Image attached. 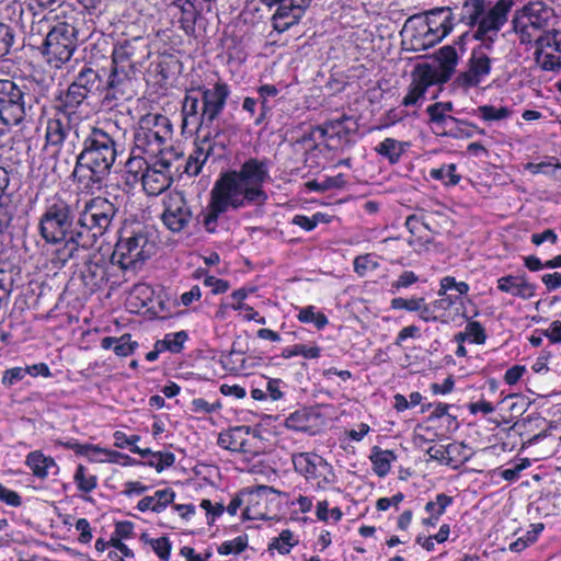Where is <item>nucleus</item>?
<instances>
[{
	"instance_id": "1",
	"label": "nucleus",
	"mask_w": 561,
	"mask_h": 561,
	"mask_svg": "<svg viewBox=\"0 0 561 561\" xmlns=\"http://www.w3.org/2000/svg\"><path fill=\"white\" fill-rule=\"evenodd\" d=\"M270 180L267 160L250 158L239 170L221 172L215 181L207 206L198 215V221L209 232H216L221 215L267 201L264 184Z\"/></svg>"
},
{
	"instance_id": "2",
	"label": "nucleus",
	"mask_w": 561,
	"mask_h": 561,
	"mask_svg": "<svg viewBox=\"0 0 561 561\" xmlns=\"http://www.w3.org/2000/svg\"><path fill=\"white\" fill-rule=\"evenodd\" d=\"M172 134V125L167 116L154 113L144 115L138 122L134 147L126 162L128 172L138 175L148 160H157L165 152H175L170 146Z\"/></svg>"
},
{
	"instance_id": "3",
	"label": "nucleus",
	"mask_w": 561,
	"mask_h": 561,
	"mask_svg": "<svg viewBox=\"0 0 561 561\" xmlns=\"http://www.w3.org/2000/svg\"><path fill=\"white\" fill-rule=\"evenodd\" d=\"M75 18L48 14L32 23L33 34H45L43 54L54 68L69 61L78 46Z\"/></svg>"
},
{
	"instance_id": "4",
	"label": "nucleus",
	"mask_w": 561,
	"mask_h": 561,
	"mask_svg": "<svg viewBox=\"0 0 561 561\" xmlns=\"http://www.w3.org/2000/svg\"><path fill=\"white\" fill-rule=\"evenodd\" d=\"M513 5V0H497L493 7L486 9L483 0H467L462 7L461 20L470 26L473 39L486 48H492Z\"/></svg>"
},
{
	"instance_id": "5",
	"label": "nucleus",
	"mask_w": 561,
	"mask_h": 561,
	"mask_svg": "<svg viewBox=\"0 0 561 561\" xmlns=\"http://www.w3.org/2000/svg\"><path fill=\"white\" fill-rule=\"evenodd\" d=\"M117 149L113 137L101 128H92L83 141L78 164L91 174L92 188H100L111 173Z\"/></svg>"
},
{
	"instance_id": "6",
	"label": "nucleus",
	"mask_w": 561,
	"mask_h": 561,
	"mask_svg": "<svg viewBox=\"0 0 561 561\" xmlns=\"http://www.w3.org/2000/svg\"><path fill=\"white\" fill-rule=\"evenodd\" d=\"M73 217L69 204L59 196L46 201L45 208L38 220V232L47 242L57 244L67 236L77 231L72 229Z\"/></svg>"
},
{
	"instance_id": "7",
	"label": "nucleus",
	"mask_w": 561,
	"mask_h": 561,
	"mask_svg": "<svg viewBox=\"0 0 561 561\" xmlns=\"http://www.w3.org/2000/svg\"><path fill=\"white\" fill-rule=\"evenodd\" d=\"M116 206L105 197H93L84 203L78 219L79 232L89 237L94 244L111 227L116 215Z\"/></svg>"
},
{
	"instance_id": "8",
	"label": "nucleus",
	"mask_w": 561,
	"mask_h": 561,
	"mask_svg": "<svg viewBox=\"0 0 561 561\" xmlns=\"http://www.w3.org/2000/svg\"><path fill=\"white\" fill-rule=\"evenodd\" d=\"M156 248L154 239L150 238L144 229H139L130 236L119 238L112 254V261L123 270L135 268L138 263L153 255Z\"/></svg>"
},
{
	"instance_id": "9",
	"label": "nucleus",
	"mask_w": 561,
	"mask_h": 561,
	"mask_svg": "<svg viewBox=\"0 0 561 561\" xmlns=\"http://www.w3.org/2000/svg\"><path fill=\"white\" fill-rule=\"evenodd\" d=\"M291 462L295 471L317 489L327 490L336 482L332 466L316 453L293 454Z\"/></svg>"
},
{
	"instance_id": "10",
	"label": "nucleus",
	"mask_w": 561,
	"mask_h": 561,
	"mask_svg": "<svg viewBox=\"0 0 561 561\" xmlns=\"http://www.w3.org/2000/svg\"><path fill=\"white\" fill-rule=\"evenodd\" d=\"M179 159L178 152H165V156L146 162L138 174H141L142 187L148 195H159L169 188Z\"/></svg>"
},
{
	"instance_id": "11",
	"label": "nucleus",
	"mask_w": 561,
	"mask_h": 561,
	"mask_svg": "<svg viewBox=\"0 0 561 561\" xmlns=\"http://www.w3.org/2000/svg\"><path fill=\"white\" fill-rule=\"evenodd\" d=\"M551 9L542 1H533L515 12L513 27L523 43L531 42L535 34L548 25Z\"/></svg>"
},
{
	"instance_id": "12",
	"label": "nucleus",
	"mask_w": 561,
	"mask_h": 561,
	"mask_svg": "<svg viewBox=\"0 0 561 561\" xmlns=\"http://www.w3.org/2000/svg\"><path fill=\"white\" fill-rule=\"evenodd\" d=\"M245 507L243 518L251 520L272 519L276 515L278 493L271 486L259 485L243 489Z\"/></svg>"
},
{
	"instance_id": "13",
	"label": "nucleus",
	"mask_w": 561,
	"mask_h": 561,
	"mask_svg": "<svg viewBox=\"0 0 561 561\" xmlns=\"http://www.w3.org/2000/svg\"><path fill=\"white\" fill-rule=\"evenodd\" d=\"M102 88L100 73L91 67H83L75 77L67 91L60 95V104L68 110H75L90 95Z\"/></svg>"
},
{
	"instance_id": "14",
	"label": "nucleus",
	"mask_w": 561,
	"mask_h": 561,
	"mask_svg": "<svg viewBox=\"0 0 561 561\" xmlns=\"http://www.w3.org/2000/svg\"><path fill=\"white\" fill-rule=\"evenodd\" d=\"M24 91L14 81L0 80V119L5 125H19L25 117Z\"/></svg>"
},
{
	"instance_id": "15",
	"label": "nucleus",
	"mask_w": 561,
	"mask_h": 561,
	"mask_svg": "<svg viewBox=\"0 0 561 561\" xmlns=\"http://www.w3.org/2000/svg\"><path fill=\"white\" fill-rule=\"evenodd\" d=\"M218 445L232 453H238L245 460L261 453L260 437L249 426H236L221 432L217 440Z\"/></svg>"
},
{
	"instance_id": "16",
	"label": "nucleus",
	"mask_w": 561,
	"mask_h": 561,
	"mask_svg": "<svg viewBox=\"0 0 561 561\" xmlns=\"http://www.w3.org/2000/svg\"><path fill=\"white\" fill-rule=\"evenodd\" d=\"M161 221L172 232H181L191 222L193 214L181 192H169L162 199Z\"/></svg>"
},
{
	"instance_id": "17",
	"label": "nucleus",
	"mask_w": 561,
	"mask_h": 561,
	"mask_svg": "<svg viewBox=\"0 0 561 561\" xmlns=\"http://www.w3.org/2000/svg\"><path fill=\"white\" fill-rule=\"evenodd\" d=\"M490 50L491 48H486L484 45H479L472 50L467 71L458 77V83L461 87H477L486 80L492 68Z\"/></svg>"
},
{
	"instance_id": "18",
	"label": "nucleus",
	"mask_w": 561,
	"mask_h": 561,
	"mask_svg": "<svg viewBox=\"0 0 561 561\" xmlns=\"http://www.w3.org/2000/svg\"><path fill=\"white\" fill-rule=\"evenodd\" d=\"M535 60L546 71L561 68V31L547 32L537 39Z\"/></svg>"
},
{
	"instance_id": "19",
	"label": "nucleus",
	"mask_w": 561,
	"mask_h": 561,
	"mask_svg": "<svg viewBox=\"0 0 561 561\" xmlns=\"http://www.w3.org/2000/svg\"><path fill=\"white\" fill-rule=\"evenodd\" d=\"M202 95V117L206 125L214 123L222 113L227 99L230 95L229 85L222 81H217L210 88H198Z\"/></svg>"
},
{
	"instance_id": "20",
	"label": "nucleus",
	"mask_w": 561,
	"mask_h": 561,
	"mask_svg": "<svg viewBox=\"0 0 561 561\" xmlns=\"http://www.w3.org/2000/svg\"><path fill=\"white\" fill-rule=\"evenodd\" d=\"M266 5L278 3V8L273 15L274 28L282 33L290 26L297 24L309 7L311 0H261Z\"/></svg>"
},
{
	"instance_id": "21",
	"label": "nucleus",
	"mask_w": 561,
	"mask_h": 561,
	"mask_svg": "<svg viewBox=\"0 0 561 561\" xmlns=\"http://www.w3.org/2000/svg\"><path fill=\"white\" fill-rule=\"evenodd\" d=\"M76 113L67 107L58 106L55 114L46 122L45 139L46 145L59 147L72 129L73 116Z\"/></svg>"
},
{
	"instance_id": "22",
	"label": "nucleus",
	"mask_w": 561,
	"mask_h": 561,
	"mask_svg": "<svg viewBox=\"0 0 561 561\" xmlns=\"http://www.w3.org/2000/svg\"><path fill=\"white\" fill-rule=\"evenodd\" d=\"M453 28L450 11L440 9L431 12L422 26L423 46H433L446 37Z\"/></svg>"
},
{
	"instance_id": "23",
	"label": "nucleus",
	"mask_w": 561,
	"mask_h": 561,
	"mask_svg": "<svg viewBox=\"0 0 561 561\" xmlns=\"http://www.w3.org/2000/svg\"><path fill=\"white\" fill-rule=\"evenodd\" d=\"M496 286L501 293L508 294L523 300L534 298L537 289V286L529 282L525 273L504 275L497 278Z\"/></svg>"
},
{
	"instance_id": "24",
	"label": "nucleus",
	"mask_w": 561,
	"mask_h": 561,
	"mask_svg": "<svg viewBox=\"0 0 561 561\" xmlns=\"http://www.w3.org/2000/svg\"><path fill=\"white\" fill-rule=\"evenodd\" d=\"M437 81V72L430 66H419L412 83L402 100L404 106L415 105L425 94L427 88Z\"/></svg>"
},
{
	"instance_id": "25",
	"label": "nucleus",
	"mask_w": 561,
	"mask_h": 561,
	"mask_svg": "<svg viewBox=\"0 0 561 561\" xmlns=\"http://www.w3.org/2000/svg\"><path fill=\"white\" fill-rule=\"evenodd\" d=\"M60 243V247L54 252L51 262L56 267L65 266L79 251V249H89L94 244L83 232L72 231Z\"/></svg>"
},
{
	"instance_id": "26",
	"label": "nucleus",
	"mask_w": 561,
	"mask_h": 561,
	"mask_svg": "<svg viewBox=\"0 0 561 561\" xmlns=\"http://www.w3.org/2000/svg\"><path fill=\"white\" fill-rule=\"evenodd\" d=\"M58 446L75 451L76 455L85 457L90 463H108L111 449L94 444H81L76 438L56 440Z\"/></svg>"
},
{
	"instance_id": "27",
	"label": "nucleus",
	"mask_w": 561,
	"mask_h": 561,
	"mask_svg": "<svg viewBox=\"0 0 561 561\" xmlns=\"http://www.w3.org/2000/svg\"><path fill=\"white\" fill-rule=\"evenodd\" d=\"M25 465L32 473L41 480L59 473V466L55 459L44 455L41 450H34L27 454Z\"/></svg>"
},
{
	"instance_id": "28",
	"label": "nucleus",
	"mask_w": 561,
	"mask_h": 561,
	"mask_svg": "<svg viewBox=\"0 0 561 561\" xmlns=\"http://www.w3.org/2000/svg\"><path fill=\"white\" fill-rule=\"evenodd\" d=\"M432 302L436 319L440 323H450L461 313L459 306L462 305V301L459 296H443L437 294V298L432 300Z\"/></svg>"
},
{
	"instance_id": "29",
	"label": "nucleus",
	"mask_w": 561,
	"mask_h": 561,
	"mask_svg": "<svg viewBox=\"0 0 561 561\" xmlns=\"http://www.w3.org/2000/svg\"><path fill=\"white\" fill-rule=\"evenodd\" d=\"M454 502V499L445 493L436 494L435 499L425 504L424 511L427 516L421 519V524L428 530L435 528L439 518L445 514L448 506Z\"/></svg>"
},
{
	"instance_id": "30",
	"label": "nucleus",
	"mask_w": 561,
	"mask_h": 561,
	"mask_svg": "<svg viewBox=\"0 0 561 561\" xmlns=\"http://www.w3.org/2000/svg\"><path fill=\"white\" fill-rule=\"evenodd\" d=\"M175 500V492L171 488L157 490L152 495L142 497L137 503V510L140 512L161 513L173 503Z\"/></svg>"
},
{
	"instance_id": "31",
	"label": "nucleus",
	"mask_w": 561,
	"mask_h": 561,
	"mask_svg": "<svg viewBox=\"0 0 561 561\" xmlns=\"http://www.w3.org/2000/svg\"><path fill=\"white\" fill-rule=\"evenodd\" d=\"M133 453L146 459L140 465L149 466L156 469L157 472H162L163 470L172 467L175 462V455L171 451H152L149 448L134 447Z\"/></svg>"
},
{
	"instance_id": "32",
	"label": "nucleus",
	"mask_w": 561,
	"mask_h": 561,
	"mask_svg": "<svg viewBox=\"0 0 561 561\" xmlns=\"http://www.w3.org/2000/svg\"><path fill=\"white\" fill-rule=\"evenodd\" d=\"M409 148V141H402L388 137L376 145L375 151L379 157L388 161V163L397 164Z\"/></svg>"
},
{
	"instance_id": "33",
	"label": "nucleus",
	"mask_w": 561,
	"mask_h": 561,
	"mask_svg": "<svg viewBox=\"0 0 561 561\" xmlns=\"http://www.w3.org/2000/svg\"><path fill=\"white\" fill-rule=\"evenodd\" d=\"M265 389L253 388L251 390V397L256 401L273 402L284 399L287 385L279 378H265Z\"/></svg>"
},
{
	"instance_id": "34",
	"label": "nucleus",
	"mask_w": 561,
	"mask_h": 561,
	"mask_svg": "<svg viewBox=\"0 0 561 561\" xmlns=\"http://www.w3.org/2000/svg\"><path fill=\"white\" fill-rule=\"evenodd\" d=\"M183 127L193 126L195 128L205 124L199 112V99L191 93H187L182 104Z\"/></svg>"
},
{
	"instance_id": "35",
	"label": "nucleus",
	"mask_w": 561,
	"mask_h": 561,
	"mask_svg": "<svg viewBox=\"0 0 561 561\" xmlns=\"http://www.w3.org/2000/svg\"><path fill=\"white\" fill-rule=\"evenodd\" d=\"M137 346V342L131 341V336L129 334H123L119 337L106 336L101 340L102 348L113 350L119 357H127L131 355Z\"/></svg>"
},
{
	"instance_id": "36",
	"label": "nucleus",
	"mask_w": 561,
	"mask_h": 561,
	"mask_svg": "<svg viewBox=\"0 0 561 561\" xmlns=\"http://www.w3.org/2000/svg\"><path fill=\"white\" fill-rule=\"evenodd\" d=\"M451 110L453 104L450 102H437L427 107V113L437 129H445L456 122V118L448 114Z\"/></svg>"
},
{
	"instance_id": "37",
	"label": "nucleus",
	"mask_w": 561,
	"mask_h": 561,
	"mask_svg": "<svg viewBox=\"0 0 561 561\" xmlns=\"http://www.w3.org/2000/svg\"><path fill=\"white\" fill-rule=\"evenodd\" d=\"M370 461L373 463L374 472L380 477H386L390 470L392 462L397 459L396 455L391 450H383L378 447H374L370 455Z\"/></svg>"
},
{
	"instance_id": "38",
	"label": "nucleus",
	"mask_w": 561,
	"mask_h": 561,
	"mask_svg": "<svg viewBox=\"0 0 561 561\" xmlns=\"http://www.w3.org/2000/svg\"><path fill=\"white\" fill-rule=\"evenodd\" d=\"M73 482L78 491L91 493L98 486V477L89 471L83 465H78L73 473Z\"/></svg>"
},
{
	"instance_id": "39",
	"label": "nucleus",
	"mask_w": 561,
	"mask_h": 561,
	"mask_svg": "<svg viewBox=\"0 0 561 561\" xmlns=\"http://www.w3.org/2000/svg\"><path fill=\"white\" fill-rule=\"evenodd\" d=\"M322 348L316 344H295L285 347L282 351V356L286 359L302 356L306 359H317L321 356Z\"/></svg>"
},
{
	"instance_id": "40",
	"label": "nucleus",
	"mask_w": 561,
	"mask_h": 561,
	"mask_svg": "<svg viewBox=\"0 0 561 561\" xmlns=\"http://www.w3.org/2000/svg\"><path fill=\"white\" fill-rule=\"evenodd\" d=\"M138 41V38H135L133 41H124L115 45L112 53L113 65L119 66L129 61L136 53V44Z\"/></svg>"
},
{
	"instance_id": "41",
	"label": "nucleus",
	"mask_w": 561,
	"mask_h": 561,
	"mask_svg": "<svg viewBox=\"0 0 561 561\" xmlns=\"http://www.w3.org/2000/svg\"><path fill=\"white\" fill-rule=\"evenodd\" d=\"M469 285L466 282H457L454 276H445L439 282L437 294L443 296H462L468 294Z\"/></svg>"
},
{
	"instance_id": "42",
	"label": "nucleus",
	"mask_w": 561,
	"mask_h": 561,
	"mask_svg": "<svg viewBox=\"0 0 561 561\" xmlns=\"http://www.w3.org/2000/svg\"><path fill=\"white\" fill-rule=\"evenodd\" d=\"M431 178L442 181L445 185H457L460 181V175L457 173L455 163L444 164L440 168L432 169L430 171Z\"/></svg>"
},
{
	"instance_id": "43",
	"label": "nucleus",
	"mask_w": 561,
	"mask_h": 561,
	"mask_svg": "<svg viewBox=\"0 0 561 561\" xmlns=\"http://www.w3.org/2000/svg\"><path fill=\"white\" fill-rule=\"evenodd\" d=\"M299 542L298 536L294 535L290 530H283L278 537L274 538L268 548L277 550L280 554H287Z\"/></svg>"
},
{
	"instance_id": "44",
	"label": "nucleus",
	"mask_w": 561,
	"mask_h": 561,
	"mask_svg": "<svg viewBox=\"0 0 561 561\" xmlns=\"http://www.w3.org/2000/svg\"><path fill=\"white\" fill-rule=\"evenodd\" d=\"M297 319L302 323H313L318 330L323 329L329 323L327 316L318 312L314 306L299 308Z\"/></svg>"
},
{
	"instance_id": "45",
	"label": "nucleus",
	"mask_w": 561,
	"mask_h": 561,
	"mask_svg": "<svg viewBox=\"0 0 561 561\" xmlns=\"http://www.w3.org/2000/svg\"><path fill=\"white\" fill-rule=\"evenodd\" d=\"M187 334L184 331L165 334L162 340L158 341V348L169 351L171 353H180L183 348Z\"/></svg>"
},
{
	"instance_id": "46",
	"label": "nucleus",
	"mask_w": 561,
	"mask_h": 561,
	"mask_svg": "<svg viewBox=\"0 0 561 561\" xmlns=\"http://www.w3.org/2000/svg\"><path fill=\"white\" fill-rule=\"evenodd\" d=\"M437 60L446 76L445 79H448L458 61L456 49L451 46L442 47L437 54Z\"/></svg>"
},
{
	"instance_id": "47",
	"label": "nucleus",
	"mask_w": 561,
	"mask_h": 561,
	"mask_svg": "<svg viewBox=\"0 0 561 561\" xmlns=\"http://www.w3.org/2000/svg\"><path fill=\"white\" fill-rule=\"evenodd\" d=\"M456 339L460 342L468 340L470 343L483 344L486 336L482 325L477 321H472L467 324L466 331L459 333Z\"/></svg>"
},
{
	"instance_id": "48",
	"label": "nucleus",
	"mask_w": 561,
	"mask_h": 561,
	"mask_svg": "<svg viewBox=\"0 0 561 561\" xmlns=\"http://www.w3.org/2000/svg\"><path fill=\"white\" fill-rule=\"evenodd\" d=\"M511 110L501 106L483 105L478 107L479 116L485 122L502 121L511 116Z\"/></svg>"
},
{
	"instance_id": "49",
	"label": "nucleus",
	"mask_w": 561,
	"mask_h": 561,
	"mask_svg": "<svg viewBox=\"0 0 561 561\" xmlns=\"http://www.w3.org/2000/svg\"><path fill=\"white\" fill-rule=\"evenodd\" d=\"M379 267L377 257L374 254L359 255L354 260V271L359 276H365L368 272Z\"/></svg>"
},
{
	"instance_id": "50",
	"label": "nucleus",
	"mask_w": 561,
	"mask_h": 561,
	"mask_svg": "<svg viewBox=\"0 0 561 561\" xmlns=\"http://www.w3.org/2000/svg\"><path fill=\"white\" fill-rule=\"evenodd\" d=\"M525 168L531 174H554L557 170L561 169V164L554 158H550L548 161L539 163H527Z\"/></svg>"
},
{
	"instance_id": "51",
	"label": "nucleus",
	"mask_w": 561,
	"mask_h": 561,
	"mask_svg": "<svg viewBox=\"0 0 561 561\" xmlns=\"http://www.w3.org/2000/svg\"><path fill=\"white\" fill-rule=\"evenodd\" d=\"M316 515L318 519L328 522L329 519H332L333 522H339L343 513L339 507L329 508L328 501H320L317 504Z\"/></svg>"
},
{
	"instance_id": "52",
	"label": "nucleus",
	"mask_w": 561,
	"mask_h": 561,
	"mask_svg": "<svg viewBox=\"0 0 561 561\" xmlns=\"http://www.w3.org/2000/svg\"><path fill=\"white\" fill-rule=\"evenodd\" d=\"M247 543H248L247 538L239 536L232 540L222 542L218 547L217 550H218V553L221 556H227V554H231V553H240L247 548Z\"/></svg>"
},
{
	"instance_id": "53",
	"label": "nucleus",
	"mask_w": 561,
	"mask_h": 561,
	"mask_svg": "<svg viewBox=\"0 0 561 561\" xmlns=\"http://www.w3.org/2000/svg\"><path fill=\"white\" fill-rule=\"evenodd\" d=\"M14 43L13 30L4 24L0 23V58L5 57Z\"/></svg>"
},
{
	"instance_id": "54",
	"label": "nucleus",
	"mask_w": 561,
	"mask_h": 561,
	"mask_svg": "<svg viewBox=\"0 0 561 561\" xmlns=\"http://www.w3.org/2000/svg\"><path fill=\"white\" fill-rule=\"evenodd\" d=\"M146 541L161 560L168 561L170 559L171 542L167 537L153 538Z\"/></svg>"
},
{
	"instance_id": "55",
	"label": "nucleus",
	"mask_w": 561,
	"mask_h": 561,
	"mask_svg": "<svg viewBox=\"0 0 561 561\" xmlns=\"http://www.w3.org/2000/svg\"><path fill=\"white\" fill-rule=\"evenodd\" d=\"M201 507L206 512L207 524L213 525L217 518L225 513L222 503L213 504L210 500L204 499L201 502Z\"/></svg>"
},
{
	"instance_id": "56",
	"label": "nucleus",
	"mask_w": 561,
	"mask_h": 561,
	"mask_svg": "<svg viewBox=\"0 0 561 561\" xmlns=\"http://www.w3.org/2000/svg\"><path fill=\"white\" fill-rule=\"evenodd\" d=\"M192 411L195 413H214L221 409L220 401L208 402L204 398H195L192 401Z\"/></svg>"
},
{
	"instance_id": "57",
	"label": "nucleus",
	"mask_w": 561,
	"mask_h": 561,
	"mask_svg": "<svg viewBox=\"0 0 561 561\" xmlns=\"http://www.w3.org/2000/svg\"><path fill=\"white\" fill-rule=\"evenodd\" d=\"M417 282L419 276L413 271H404L391 283V290L396 293L402 288H408Z\"/></svg>"
},
{
	"instance_id": "58",
	"label": "nucleus",
	"mask_w": 561,
	"mask_h": 561,
	"mask_svg": "<svg viewBox=\"0 0 561 561\" xmlns=\"http://www.w3.org/2000/svg\"><path fill=\"white\" fill-rule=\"evenodd\" d=\"M206 160L207 154L203 153L202 151L195 156H190L185 164V173L191 176L198 175Z\"/></svg>"
},
{
	"instance_id": "59",
	"label": "nucleus",
	"mask_w": 561,
	"mask_h": 561,
	"mask_svg": "<svg viewBox=\"0 0 561 561\" xmlns=\"http://www.w3.org/2000/svg\"><path fill=\"white\" fill-rule=\"evenodd\" d=\"M261 106L264 112L270 110L268 100L275 98L279 93V89L274 84H262L257 88Z\"/></svg>"
},
{
	"instance_id": "60",
	"label": "nucleus",
	"mask_w": 561,
	"mask_h": 561,
	"mask_svg": "<svg viewBox=\"0 0 561 561\" xmlns=\"http://www.w3.org/2000/svg\"><path fill=\"white\" fill-rule=\"evenodd\" d=\"M114 437V446L117 448H126L133 453L134 447H138L136 444L140 440V436L130 435L127 436L124 432L116 431L113 435Z\"/></svg>"
},
{
	"instance_id": "61",
	"label": "nucleus",
	"mask_w": 561,
	"mask_h": 561,
	"mask_svg": "<svg viewBox=\"0 0 561 561\" xmlns=\"http://www.w3.org/2000/svg\"><path fill=\"white\" fill-rule=\"evenodd\" d=\"M0 502L12 507H19L22 504V499L18 492L0 483Z\"/></svg>"
},
{
	"instance_id": "62",
	"label": "nucleus",
	"mask_w": 561,
	"mask_h": 561,
	"mask_svg": "<svg viewBox=\"0 0 561 561\" xmlns=\"http://www.w3.org/2000/svg\"><path fill=\"white\" fill-rule=\"evenodd\" d=\"M320 217L321 214L319 213L313 215L311 218L305 215H295L291 219V224L302 228L306 231H311L317 227Z\"/></svg>"
},
{
	"instance_id": "63",
	"label": "nucleus",
	"mask_w": 561,
	"mask_h": 561,
	"mask_svg": "<svg viewBox=\"0 0 561 561\" xmlns=\"http://www.w3.org/2000/svg\"><path fill=\"white\" fill-rule=\"evenodd\" d=\"M27 375L26 367H13L7 369L2 377V383L5 386H12L15 382L22 380Z\"/></svg>"
},
{
	"instance_id": "64",
	"label": "nucleus",
	"mask_w": 561,
	"mask_h": 561,
	"mask_svg": "<svg viewBox=\"0 0 561 561\" xmlns=\"http://www.w3.org/2000/svg\"><path fill=\"white\" fill-rule=\"evenodd\" d=\"M526 366L524 365H514L505 371L503 379L505 383L510 386L516 385L526 373Z\"/></svg>"
}]
</instances>
